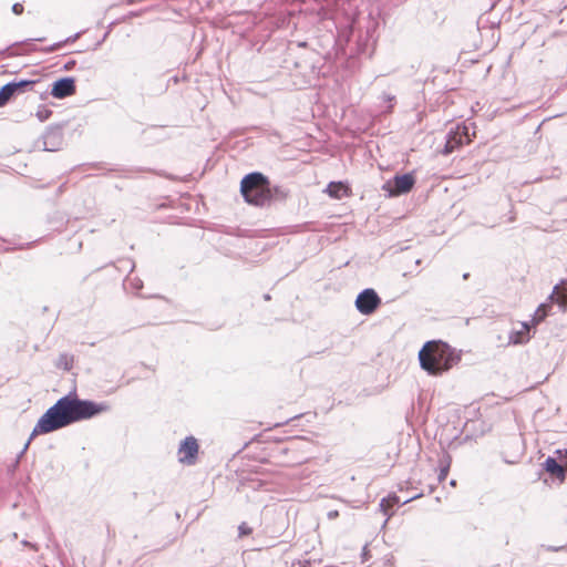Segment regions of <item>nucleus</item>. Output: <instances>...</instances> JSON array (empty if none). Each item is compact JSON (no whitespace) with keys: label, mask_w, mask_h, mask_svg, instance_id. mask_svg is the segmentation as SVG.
Segmentation results:
<instances>
[{"label":"nucleus","mask_w":567,"mask_h":567,"mask_svg":"<svg viewBox=\"0 0 567 567\" xmlns=\"http://www.w3.org/2000/svg\"><path fill=\"white\" fill-rule=\"evenodd\" d=\"M109 410L110 405L106 402H94L91 400L80 399L75 392H70L69 394L60 398L38 420L29 440L17 456V463L20 462L34 436L39 434H48L76 422L92 419L99 414L107 412Z\"/></svg>","instance_id":"f257e3e1"},{"label":"nucleus","mask_w":567,"mask_h":567,"mask_svg":"<svg viewBox=\"0 0 567 567\" xmlns=\"http://www.w3.org/2000/svg\"><path fill=\"white\" fill-rule=\"evenodd\" d=\"M460 360V353L442 341H427L419 351L420 365L431 375L449 371Z\"/></svg>","instance_id":"f03ea898"},{"label":"nucleus","mask_w":567,"mask_h":567,"mask_svg":"<svg viewBox=\"0 0 567 567\" xmlns=\"http://www.w3.org/2000/svg\"><path fill=\"white\" fill-rule=\"evenodd\" d=\"M268 177L262 173L252 172L244 176L240 182V193L246 203L255 206L268 204Z\"/></svg>","instance_id":"7ed1b4c3"},{"label":"nucleus","mask_w":567,"mask_h":567,"mask_svg":"<svg viewBox=\"0 0 567 567\" xmlns=\"http://www.w3.org/2000/svg\"><path fill=\"white\" fill-rule=\"evenodd\" d=\"M415 184V177L413 173H405L402 175H395L393 178L385 182L382 189L389 197H396L400 195L408 194Z\"/></svg>","instance_id":"20e7f679"},{"label":"nucleus","mask_w":567,"mask_h":567,"mask_svg":"<svg viewBox=\"0 0 567 567\" xmlns=\"http://www.w3.org/2000/svg\"><path fill=\"white\" fill-rule=\"evenodd\" d=\"M381 303L380 296L372 288H365L360 291L354 302L357 310L364 316L374 313Z\"/></svg>","instance_id":"39448f33"},{"label":"nucleus","mask_w":567,"mask_h":567,"mask_svg":"<svg viewBox=\"0 0 567 567\" xmlns=\"http://www.w3.org/2000/svg\"><path fill=\"white\" fill-rule=\"evenodd\" d=\"M199 445L193 435L186 436L178 447V461L186 465H194L197 461Z\"/></svg>","instance_id":"423d86ee"},{"label":"nucleus","mask_w":567,"mask_h":567,"mask_svg":"<svg viewBox=\"0 0 567 567\" xmlns=\"http://www.w3.org/2000/svg\"><path fill=\"white\" fill-rule=\"evenodd\" d=\"M76 91L75 80L71 76L61 78L52 83L51 95L55 99H65Z\"/></svg>","instance_id":"0eeeda50"},{"label":"nucleus","mask_w":567,"mask_h":567,"mask_svg":"<svg viewBox=\"0 0 567 567\" xmlns=\"http://www.w3.org/2000/svg\"><path fill=\"white\" fill-rule=\"evenodd\" d=\"M544 470L555 478L559 481H564L566 477V470L564 468L563 463L558 460V457L548 456L544 462Z\"/></svg>","instance_id":"6e6552de"},{"label":"nucleus","mask_w":567,"mask_h":567,"mask_svg":"<svg viewBox=\"0 0 567 567\" xmlns=\"http://www.w3.org/2000/svg\"><path fill=\"white\" fill-rule=\"evenodd\" d=\"M43 140L45 151L53 152L62 142V133L59 128L50 127L43 135Z\"/></svg>","instance_id":"1a4fd4ad"},{"label":"nucleus","mask_w":567,"mask_h":567,"mask_svg":"<svg viewBox=\"0 0 567 567\" xmlns=\"http://www.w3.org/2000/svg\"><path fill=\"white\" fill-rule=\"evenodd\" d=\"M532 324L527 322L522 323V329L518 331H512L509 333V342L513 344H523L529 340V330Z\"/></svg>","instance_id":"9d476101"},{"label":"nucleus","mask_w":567,"mask_h":567,"mask_svg":"<svg viewBox=\"0 0 567 567\" xmlns=\"http://www.w3.org/2000/svg\"><path fill=\"white\" fill-rule=\"evenodd\" d=\"M549 298L565 311L567 309V281L560 287L556 286Z\"/></svg>","instance_id":"9b49d317"},{"label":"nucleus","mask_w":567,"mask_h":567,"mask_svg":"<svg viewBox=\"0 0 567 567\" xmlns=\"http://www.w3.org/2000/svg\"><path fill=\"white\" fill-rule=\"evenodd\" d=\"M289 194V190L282 186H278V185H271L270 182L268 181V192H267V197H268V204L271 202V200H285L287 198Z\"/></svg>","instance_id":"f8f14e48"},{"label":"nucleus","mask_w":567,"mask_h":567,"mask_svg":"<svg viewBox=\"0 0 567 567\" xmlns=\"http://www.w3.org/2000/svg\"><path fill=\"white\" fill-rule=\"evenodd\" d=\"M401 503V498L395 495V494H392V495H389L388 497H384L381 499L380 502V511L388 516V518L385 519L384 524L388 523L389 518L392 516V513H390V508L394 505H399Z\"/></svg>","instance_id":"ddd939ff"},{"label":"nucleus","mask_w":567,"mask_h":567,"mask_svg":"<svg viewBox=\"0 0 567 567\" xmlns=\"http://www.w3.org/2000/svg\"><path fill=\"white\" fill-rule=\"evenodd\" d=\"M326 193L332 198L340 199L348 193V187L342 182H330L326 188Z\"/></svg>","instance_id":"4468645a"},{"label":"nucleus","mask_w":567,"mask_h":567,"mask_svg":"<svg viewBox=\"0 0 567 567\" xmlns=\"http://www.w3.org/2000/svg\"><path fill=\"white\" fill-rule=\"evenodd\" d=\"M35 83H37L35 80H24V79H22V80H18V81L17 80L11 81V82H9V85L11 87L13 86L12 92H13V94L16 96V95L22 94V93H24L27 91H30Z\"/></svg>","instance_id":"2eb2a0df"},{"label":"nucleus","mask_w":567,"mask_h":567,"mask_svg":"<svg viewBox=\"0 0 567 567\" xmlns=\"http://www.w3.org/2000/svg\"><path fill=\"white\" fill-rule=\"evenodd\" d=\"M550 305L540 303L533 316L532 326H536L542 322L547 317Z\"/></svg>","instance_id":"dca6fc26"},{"label":"nucleus","mask_w":567,"mask_h":567,"mask_svg":"<svg viewBox=\"0 0 567 567\" xmlns=\"http://www.w3.org/2000/svg\"><path fill=\"white\" fill-rule=\"evenodd\" d=\"M12 89L13 86L11 87L9 83L0 87V107L4 106L14 96Z\"/></svg>","instance_id":"f3484780"},{"label":"nucleus","mask_w":567,"mask_h":567,"mask_svg":"<svg viewBox=\"0 0 567 567\" xmlns=\"http://www.w3.org/2000/svg\"><path fill=\"white\" fill-rule=\"evenodd\" d=\"M82 32H78L71 37H69L68 39H65L64 41H60V42H56L52 45H50L49 48H47L44 51L45 52H53V51H56L59 50L60 48H62L65 43H71V42H74L75 40H78L80 38Z\"/></svg>","instance_id":"a211bd4d"},{"label":"nucleus","mask_w":567,"mask_h":567,"mask_svg":"<svg viewBox=\"0 0 567 567\" xmlns=\"http://www.w3.org/2000/svg\"><path fill=\"white\" fill-rule=\"evenodd\" d=\"M450 463H451L450 455H445L444 460L441 461V470H440V474L437 476L440 482H442L446 478V476L449 474V470H450Z\"/></svg>","instance_id":"6ab92c4d"},{"label":"nucleus","mask_w":567,"mask_h":567,"mask_svg":"<svg viewBox=\"0 0 567 567\" xmlns=\"http://www.w3.org/2000/svg\"><path fill=\"white\" fill-rule=\"evenodd\" d=\"M52 115V111L50 109H47L44 106L39 107V110L35 113V116L40 122H44L49 120V117Z\"/></svg>","instance_id":"aec40b11"},{"label":"nucleus","mask_w":567,"mask_h":567,"mask_svg":"<svg viewBox=\"0 0 567 567\" xmlns=\"http://www.w3.org/2000/svg\"><path fill=\"white\" fill-rule=\"evenodd\" d=\"M126 281L136 293L143 288V281L138 278H127Z\"/></svg>","instance_id":"412c9836"},{"label":"nucleus","mask_w":567,"mask_h":567,"mask_svg":"<svg viewBox=\"0 0 567 567\" xmlns=\"http://www.w3.org/2000/svg\"><path fill=\"white\" fill-rule=\"evenodd\" d=\"M251 532L252 529L246 523L240 524L238 527L239 537L248 536Z\"/></svg>","instance_id":"4be33fe9"},{"label":"nucleus","mask_w":567,"mask_h":567,"mask_svg":"<svg viewBox=\"0 0 567 567\" xmlns=\"http://www.w3.org/2000/svg\"><path fill=\"white\" fill-rule=\"evenodd\" d=\"M555 454L558 460L563 463L564 468L567 467V450H556Z\"/></svg>","instance_id":"5701e85b"},{"label":"nucleus","mask_w":567,"mask_h":567,"mask_svg":"<svg viewBox=\"0 0 567 567\" xmlns=\"http://www.w3.org/2000/svg\"><path fill=\"white\" fill-rule=\"evenodd\" d=\"M460 143H462V142H461V141H460V142H457V141H455L454 138L449 140V141H447V143H446V145H445V147H444V153H445V154H450V153H452V152H453V150H454V147H455V144H460Z\"/></svg>","instance_id":"b1692460"},{"label":"nucleus","mask_w":567,"mask_h":567,"mask_svg":"<svg viewBox=\"0 0 567 567\" xmlns=\"http://www.w3.org/2000/svg\"><path fill=\"white\" fill-rule=\"evenodd\" d=\"M22 11H23V6H22L21 3H14V4L12 6V12H13L14 14H21V13H22Z\"/></svg>","instance_id":"393cba45"},{"label":"nucleus","mask_w":567,"mask_h":567,"mask_svg":"<svg viewBox=\"0 0 567 567\" xmlns=\"http://www.w3.org/2000/svg\"><path fill=\"white\" fill-rule=\"evenodd\" d=\"M76 64V61L75 60H69L65 64H64V70L66 71H70L72 70Z\"/></svg>","instance_id":"a878e982"},{"label":"nucleus","mask_w":567,"mask_h":567,"mask_svg":"<svg viewBox=\"0 0 567 567\" xmlns=\"http://www.w3.org/2000/svg\"><path fill=\"white\" fill-rule=\"evenodd\" d=\"M338 516H339V512H338L337 509L329 511V512L327 513V517H328L329 519H334V518H337Z\"/></svg>","instance_id":"bb28decb"},{"label":"nucleus","mask_w":567,"mask_h":567,"mask_svg":"<svg viewBox=\"0 0 567 567\" xmlns=\"http://www.w3.org/2000/svg\"><path fill=\"white\" fill-rule=\"evenodd\" d=\"M421 495H422V494H416V495H414V496H412V497H410V498H406V499H404V501L402 502V504H406V503H409V502H411V501H413V499H415V498L420 497Z\"/></svg>","instance_id":"cd10ccee"},{"label":"nucleus","mask_w":567,"mask_h":567,"mask_svg":"<svg viewBox=\"0 0 567 567\" xmlns=\"http://www.w3.org/2000/svg\"><path fill=\"white\" fill-rule=\"evenodd\" d=\"M22 544H23L24 546H31L32 548H35V546H34V545L30 544V543H29V542H27V540H23V542H22Z\"/></svg>","instance_id":"c85d7f7f"},{"label":"nucleus","mask_w":567,"mask_h":567,"mask_svg":"<svg viewBox=\"0 0 567 567\" xmlns=\"http://www.w3.org/2000/svg\"><path fill=\"white\" fill-rule=\"evenodd\" d=\"M470 277L468 272L463 274V279H467Z\"/></svg>","instance_id":"c756f323"},{"label":"nucleus","mask_w":567,"mask_h":567,"mask_svg":"<svg viewBox=\"0 0 567 567\" xmlns=\"http://www.w3.org/2000/svg\"><path fill=\"white\" fill-rule=\"evenodd\" d=\"M101 43H102V42H101V41H99V42L95 44L94 50H96V49L101 45Z\"/></svg>","instance_id":"7c9ffc66"},{"label":"nucleus","mask_w":567,"mask_h":567,"mask_svg":"<svg viewBox=\"0 0 567 567\" xmlns=\"http://www.w3.org/2000/svg\"><path fill=\"white\" fill-rule=\"evenodd\" d=\"M450 484L454 486L456 484V481L452 480Z\"/></svg>","instance_id":"2f4dec72"},{"label":"nucleus","mask_w":567,"mask_h":567,"mask_svg":"<svg viewBox=\"0 0 567 567\" xmlns=\"http://www.w3.org/2000/svg\"><path fill=\"white\" fill-rule=\"evenodd\" d=\"M265 299H266V300H269V299H270V296H269V295H265Z\"/></svg>","instance_id":"473e14b6"},{"label":"nucleus","mask_w":567,"mask_h":567,"mask_svg":"<svg viewBox=\"0 0 567 567\" xmlns=\"http://www.w3.org/2000/svg\"><path fill=\"white\" fill-rule=\"evenodd\" d=\"M106 35H107V33L105 35H103V39H101V42H104V39H106Z\"/></svg>","instance_id":"72a5a7b5"},{"label":"nucleus","mask_w":567,"mask_h":567,"mask_svg":"<svg viewBox=\"0 0 567 567\" xmlns=\"http://www.w3.org/2000/svg\"><path fill=\"white\" fill-rule=\"evenodd\" d=\"M106 35H107V33L105 35H103V39H101V42H104V39H106Z\"/></svg>","instance_id":"f704fd0d"},{"label":"nucleus","mask_w":567,"mask_h":567,"mask_svg":"<svg viewBox=\"0 0 567 567\" xmlns=\"http://www.w3.org/2000/svg\"><path fill=\"white\" fill-rule=\"evenodd\" d=\"M299 567H307V566H299Z\"/></svg>","instance_id":"c9c22d12"}]
</instances>
